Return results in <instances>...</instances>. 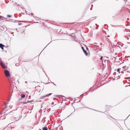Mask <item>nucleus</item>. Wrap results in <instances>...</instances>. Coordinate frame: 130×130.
I'll list each match as a JSON object with an SVG mask.
<instances>
[{
	"instance_id": "nucleus-10",
	"label": "nucleus",
	"mask_w": 130,
	"mask_h": 130,
	"mask_svg": "<svg viewBox=\"0 0 130 130\" xmlns=\"http://www.w3.org/2000/svg\"><path fill=\"white\" fill-rule=\"evenodd\" d=\"M52 93H49L48 94L46 95L44 97H45V96H49Z\"/></svg>"
},
{
	"instance_id": "nucleus-19",
	"label": "nucleus",
	"mask_w": 130,
	"mask_h": 130,
	"mask_svg": "<svg viewBox=\"0 0 130 130\" xmlns=\"http://www.w3.org/2000/svg\"><path fill=\"white\" fill-rule=\"evenodd\" d=\"M102 58H103V57H101L100 59L101 60H102Z\"/></svg>"
},
{
	"instance_id": "nucleus-7",
	"label": "nucleus",
	"mask_w": 130,
	"mask_h": 130,
	"mask_svg": "<svg viewBox=\"0 0 130 130\" xmlns=\"http://www.w3.org/2000/svg\"><path fill=\"white\" fill-rule=\"evenodd\" d=\"M6 116V114H5V115L4 116L1 117V118H2V119H5V117Z\"/></svg>"
},
{
	"instance_id": "nucleus-21",
	"label": "nucleus",
	"mask_w": 130,
	"mask_h": 130,
	"mask_svg": "<svg viewBox=\"0 0 130 130\" xmlns=\"http://www.w3.org/2000/svg\"><path fill=\"white\" fill-rule=\"evenodd\" d=\"M2 17L1 16H0V19L1 18H2Z\"/></svg>"
},
{
	"instance_id": "nucleus-29",
	"label": "nucleus",
	"mask_w": 130,
	"mask_h": 130,
	"mask_svg": "<svg viewBox=\"0 0 130 130\" xmlns=\"http://www.w3.org/2000/svg\"><path fill=\"white\" fill-rule=\"evenodd\" d=\"M31 111H30V112H29V113H31Z\"/></svg>"
},
{
	"instance_id": "nucleus-33",
	"label": "nucleus",
	"mask_w": 130,
	"mask_h": 130,
	"mask_svg": "<svg viewBox=\"0 0 130 130\" xmlns=\"http://www.w3.org/2000/svg\"><path fill=\"white\" fill-rule=\"evenodd\" d=\"M25 83H26V82H25Z\"/></svg>"
},
{
	"instance_id": "nucleus-25",
	"label": "nucleus",
	"mask_w": 130,
	"mask_h": 130,
	"mask_svg": "<svg viewBox=\"0 0 130 130\" xmlns=\"http://www.w3.org/2000/svg\"><path fill=\"white\" fill-rule=\"evenodd\" d=\"M115 73H116L115 72L113 74H115Z\"/></svg>"
},
{
	"instance_id": "nucleus-4",
	"label": "nucleus",
	"mask_w": 130,
	"mask_h": 130,
	"mask_svg": "<svg viewBox=\"0 0 130 130\" xmlns=\"http://www.w3.org/2000/svg\"><path fill=\"white\" fill-rule=\"evenodd\" d=\"M117 44H118V46L119 47H123V46L124 45L122 43H118Z\"/></svg>"
},
{
	"instance_id": "nucleus-11",
	"label": "nucleus",
	"mask_w": 130,
	"mask_h": 130,
	"mask_svg": "<svg viewBox=\"0 0 130 130\" xmlns=\"http://www.w3.org/2000/svg\"><path fill=\"white\" fill-rule=\"evenodd\" d=\"M7 17L8 18H10V17H11V15H7Z\"/></svg>"
},
{
	"instance_id": "nucleus-2",
	"label": "nucleus",
	"mask_w": 130,
	"mask_h": 130,
	"mask_svg": "<svg viewBox=\"0 0 130 130\" xmlns=\"http://www.w3.org/2000/svg\"><path fill=\"white\" fill-rule=\"evenodd\" d=\"M0 63L1 66L3 68L5 69L7 67L4 64V62L2 61L1 58H0Z\"/></svg>"
},
{
	"instance_id": "nucleus-27",
	"label": "nucleus",
	"mask_w": 130,
	"mask_h": 130,
	"mask_svg": "<svg viewBox=\"0 0 130 130\" xmlns=\"http://www.w3.org/2000/svg\"><path fill=\"white\" fill-rule=\"evenodd\" d=\"M13 32H12L11 33V34H13Z\"/></svg>"
},
{
	"instance_id": "nucleus-14",
	"label": "nucleus",
	"mask_w": 130,
	"mask_h": 130,
	"mask_svg": "<svg viewBox=\"0 0 130 130\" xmlns=\"http://www.w3.org/2000/svg\"><path fill=\"white\" fill-rule=\"evenodd\" d=\"M126 67L125 66V67L124 66L122 68L123 69V70H124V69H125V68H126Z\"/></svg>"
},
{
	"instance_id": "nucleus-31",
	"label": "nucleus",
	"mask_w": 130,
	"mask_h": 130,
	"mask_svg": "<svg viewBox=\"0 0 130 130\" xmlns=\"http://www.w3.org/2000/svg\"><path fill=\"white\" fill-rule=\"evenodd\" d=\"M44 122H45V121H44V122H43V123H44Z\"/></svg>"
},
{
	"instance_id": "nucleus-23",
	"label": "nucleus",
	"mask_w": 130,
	"mask_h": 130,
	"mask_svg": "<svg viewBox=\"0 0 130 130\" xmlns=\"http://www.w3.org/2000/svg\"><path fill=\"white\" fill-rule=\"evenodd\" d=\"M28 102H31V101H28Z\"/></svg>"
},
{
	"instance_id": "nucleus-24",
	"label": "nucleus",
	"mask_w": 130,
	"mask_h": 130,
	"mask_svg": "<svg viewBox=\"0 0 130 130\" xmlns=\"http://www.w3.org/2000/svg\"><path fill=\"white\" fill-rule=\"evenodd\" d=\"M121 73H123V71H122V72H121Z\"/></svg>"
},
{
	"instance_id": "nucleus-32",
	"label": "nucleus",
	"mask_w": 130,
	"mask_h": 130,
	"mask_svg": "<svg viewBox=\"0 0 130 130\" xmlns=\"http://www.w3.org/2000/svg\"><path fill=\"white\" fill-rule=\"evenodd\" d=\"M30 97V96H29V98Z\"/></svg>"
},
{
	"instance_id": "nucleus-16",
	"label": "nucleus",
	"mask_w": 130,
	"mask_h": 130,
	"mask_svg": "<svg viewBox=\"0 0 130 130\" xmlns=\"http://www.w3.org/2000/svg\"><path fill=\"white\" fill-rule=\"evenodd\" d=\"M125 38H127V40H128L129 39V38L128 37H125Z\"/></svg>"
},
{
	"instance_id": "nucleus-6",
	"label": "nucleus",
	"mask_w": 130,
	"mask_h": 130,
	"mask_svg": "<svg viewBox=\"0 0 130 130\" xmlns=\"http://www.w3.org/2000/svg\"><path fill=\"white\" fill-rule=\"evenodd\" d=\"M4 46V45L2 44H0V47L2 49H3V47Z\"/></svg>"
},
{
	"instance_id": "nucleus-5",
	"label": "nucleus",
	"mask_w": 130,
	"mask_h": 130,
	"mask_svg": "<svg viewBox=\"0 0 130 130\" xmlns=\"http://www.w3.org/2000/svg\"><path fill=\"white\" fill-rule=\"evenodd\" d=\"M82 49L83 50V51H84V53H85L86 55H88V53H87L86 51L84 50V48L83 47H82Z\"/></svg>"
},
{
	"instance_id": "nucleus-26",
	"label": "nucleus",
	"mask_w": 130,
	"mask_h": 130,
	"mask_svg": "<svg viewBox=\"0 0 130 130\" xmlns=\"http://www.w3.org/2000/svg\"><path fill=\"white\" fill-rule=\"evenodd\" d=\"M115 73H116L115 72L113 74H115Z\"/></svg>"
},
{
	"instance_id": "nucleus-12",
	"label": "nucleus",
	"mask_w": 130,
	"mask_h": 130,
	"mask_svg": "<svg viewBox=\"0 0 130 130\" xmlns=\"http://www.w3.org/2000/svg\"><path fill=\"white\" fill-rule=\"evenodd\" d=\"M61 96H62V95H57L56 96V97H60Z\"/></svg>"
},
{
	"instance_id": "nucleus-22",
	"label": "nucleus",
	"mask_w": 130,
	"mask_h": 130,
	"mask_svg": "<svg viewBox=\"0 0 130 130\" xmlns=\"http://www.w3.org/2000/svg\"><path fill=\"white\" fill-rule=\"evenodd\" d=\"M12 113V112H10L9 113V114H10V113Z\"/></svg>"
},
{
	"instance_id": "nucleus-20",
	"label": "nucleus",
	"mask_w": 130,
	"mask_h": 130,
	"mask_svg": "<svg viewBox=\"0 0 130 130\" xmlns=\"http://www.w3.org/2000/svg\"><path fill=\"white\" fill-rule=\"evenodd\" d=\"M84 95V94H82V95H80V96H83V95Z\"/></svg>"
},
{
	"instance_id": "nucleus-30",
	"label": "nucleus",
	"mask_w": 130,
	"mask_h": 130,
	"mask_svg": "<svg viewBox=\"0 0 130 130\" xmlns=\"http://www.w3.org/2000/svg\"><path fill=\"white\" fill-rule=\"evenodd\" d=\"M1 114H0V115H1ZM1 119V117H0V119Z\"/></svg>"
},
{
	"instance_id": "nucleus-17",
	"label": "nucleus",
	"mask_w": 130,
	"mask_h": 130,
	"mask_svg": "<svg viewBox=\"0 0 130 130\" xmlns=\"http://www.w3.org/2000/svg\"><path fill=\"white\" fill-rule=\"evenodd\" d=\"M22 24V23H19L18 24V25H21Z\"/></svg>"
},
{
	"instance_id": "nucleus-28",
	"label": "nucleus",
	"mask_w": 130,
	"mask_h": 130,
	"mask_svg": "<svg viewBox=\"0 0 130 130\" xmlns=\"http://www.w3.org/2000/svg\"><path fill=\"white\" fill-rule=\"evenodd\" d=\"M13 32H12L11 33V34H13Z\"/></svg>"
},
{
	"instance_id": "nucleus-3",
	"label": "nucleus",
	"mask_w": 130,
	"mask_h": 130,
	"mask_svg": "<svg viewBox=\"0 0 130 130\" xmlns=\"http://www.w3.org/2000/svg\"><path fill=\"white\" fill-rule=\"evenodd\" d=\"M4 73L7 77H9L10 76L9 72L8 70H5L4 71Z\"/></svg>"
},
{
	"instance_id": "nucleus-9",
	"label": "nucleus",
	"mask_w": 130,
	"mask_h": 130,
	"mask_svg": "<svg viewBox=\"0 0 130 130\" xmlns=\"http://www.w3.org/2000/svg\"><path fill=\"white\" fill-rule=\"evenodd\" d=\"M25 96V95L24 94H22L21 95V97L22 98H24Z\"/></svg>"
},
{
	"instance_id": "nucleus-18",
	"label": "nucleus",
	"mask_w": 130,
	"mask_h": 130,
	"mask_svg": "<svg viewBox=\"0 0 130 130\" xmlns=\"http://www.w3.org/2000/svg\"><path fill=\"white\" fill-rule=\"evenodd\" d=\"M27 103V102H23V104H26Z\"/></svg>"
},
{
	"instance_id": "nucleus-15",
	"label": "nucleus",
	"mask_w": 130,
	"mask_h": 130,
	"mask_svg": "<svg viewBox=\"0 0 130 130\" xmlns=\"http://www.w3.org/2000/svg\"><path fill=\"white\" fill-rule=\"evenodd\" d=\"M17 21L19 22H25L24 21Z\"/></svg>"
},
{
	"instance_id": "nucleus-8",
	"label": "nucleus",
	"mask_w": 130,
	"mask_h": 130,
	"mask_svg": "<svg viewBox=\"0 0 130 130\" xmlns=\"http://www.w3.org/2000/svg\"><path fill=\"white\" fill-rule=\"evenodd\" d=\"M42 130H47V128L46 127L42 128Z\"/></svg>"
},
{
	"instance_id": "nucleus-13",
	"label": "nucleus",
	"mask_w": 130,
	"mask_h": 130,
	"mask_svg": "<svg viewBox=\"0 0 130 130\" xmlns=\"http://www.w3.org/2000/svg\"><path fill=\"white\" fill-rule=\"evenodd\" d=\"M120 69H118L117 70V71L118 72H119V71H120Z\"/></svg>"
},
{
	"instance_id": "nucleus-1",
	"label": "nucleus",
	"mask_w": 130,
	"mask_h": 130,
	"mask_svg": "<svg viewBox=\"0 0 130 130\" xmlns=\"http://www.w3.org/2000/svg\"><path fill=\"white\" fill-rule=\"evenodd\" d=\"M12 107V105H9L8 103H5L2 106V107L4 108V109L6 110H8L9 109L11 108Z\"/></svg>"
}]
</instances>
